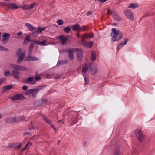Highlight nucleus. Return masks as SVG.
I'll use <instances>...</instances> for the list:
<instances>
[{
    "label": "nucleus",
    "mask_w": 155,
    "mask_h": 155,
    "mask_svg": "<svg viewBox=\"0 0 155 155\" xmlns=\"http://www.w3.org/2000/svg\"><path fill=\"white\" fill-rule=\"evenodd\" d=\"M10 66L16 70H14L12 71V74L14 78L16 79H18L19 77L18 76L19 72L17 70L27 71L28 68L25 67L18 66L17 65H14L13 64H10Z\"/></svg>",
    "instance_id": "1"
},
{
    "label": "nucleus",
    "mask_w": 155,
    "mask_h": 155,
    "mask_svg": "<svg viewBox=\"0 0 155 155\" xmlns=\"http://www.w3.org/2000/svg\"><path fill=\"white\" fill-rule=\"evenodd\" d=\"M111 30V36L112 37L111 39L113 41H118L122 38L123 35L119 30H117L114 28L112 29Z\"/></svg>",
    "instance_id": "2"
},
{
    "label": "nucleus",
    "mask_w": 155,
    "mask_h": 155,
    "mask_svg": "<svg viewBox=\"0 0 155 155\" xmlns=\"http://www.w3.org/2000/svg\"><path fill=\"white\" fill-rule=\"evenodd\" d=\"M35 81H33L34 78L32 77H30L28 78L27 80L24 81V83H29L31 85L35 84L36 83V81L39 80V74L38 72L36 73V75L35 76Z\"/></svg>",
    "instance_id": "3"
},
{
    "label": "nucleus",
    "mask_w": 155,
    "mask_h": 155,
    "mask_svg": "<svg viewBox=\"0 0 155 155\" xmlns=\"http://www.w3.org/2000/svg\"><path fill=\"white\" fill-rule=\"evenodd\" d=\"M124 13L127 18L131 21H134V15L133 12L129 9H127L124 10Z\"/></svg>",
    "instance_id": "4"
},
{
    "label": "nucleus",
    "mask_w": 155,
    "mask_h": 155,
    "mask_svg": "<svg viewBox=\"0 0 155 155\" xmlns=\"http://www.w3.org/2000/svg\"><path fill=\"white\" fill-rule=\"evenodd\" d=\"M39 90L37 89H32L28 90L26 92L27 95L32 94L33 98L35 97L37 95Z\"/></svg>",
    "instance_id": "5"
},
{
    "label": "nucleus",
    "mask_w": 155,
    "mask_h": 155,
    "mask_svg": "<svg viewBox=\"0 0 155 155\" xmlns=\"http://www.w3.org/2000/svg\"><path fill=\"white\" fill-rule=\"evenodd\" d=\"M10 98L12 101H14L17 100H23L25 98V97L24 95L21 94H18L14 95L12 97H10Z\"/></svg>",
    "instance_id": "6"
},
{
    "label": "nucleus",
    "mask_w": 155,
    "mask_h": 155,
    "mask_svg": "<svg viewBox=\"0 0 155 155\" xmlns=\"http://www.w3.org/2000/svg\"><path fill=\"white\" fill-rule=\"evenodd\" d=\"M135 134L139 140L141 142L142 141L143 136L141 130H137L135 131Z\"/></svg>",
    "instance_id": "7"
},
{
    "label": "nucleus",
    "mask_w": 155,
    "mask_h": 155,
    "mask_svg": "<svg viewBox=\"0 0 155 155\" xmlns=\"http://www.w3.org/2000/svg\"><path fill=\"white\" fill-rule=\"evenodd\" d=\"M10 38V35L7 33H4L2 35V42L3 44H6Z\"/></svg>",
    "instance_id": "8"
},
{
    "label": "nucleus",
    "mask_w": 155,
    "mask_h": 155,
    "mask_svg": "<svg viewBox=\"0 0 155 155\" xmlns=\"http://www.w3.org/2000/svg\"><path fill=\"white\" fill-rule=\"evenodd\" d=\"M5 121L8 123H16L19 122V117H9L5 120Z\"/></svg>",
    "instance_id": "9"
},
{
    "label": "nucleus",
    "mask_w": 155,
    "mask_h": 155,
    "mask_svg": "<svg viewBox=\"0 0 155 155\" xmlns=\"http://www.w3.org/2000/svg\"><path fill=\"white\" fill-rule=\"evenodd\" d=\"M32 49H29L28 54L30 55L27 57L26 58V60L27 61H36L38 60V58L35 57H32L31 55L32 54Z\"/></svg>",
    "instance_id": "10"
},
{
    "label": "nucleus",
    "mask_w": 155,
    "mask_h": 155,
    "mask_svg": "<svg viewBox=\"0 0 155 155\" xmlns=\"http://www.w3.org/2000/svg\"><path fill=\"white\" fill-rule=\"evenodd\" d=\"M36 5V3H34L31 4L30 5H24L21 7L24 10H28L34 8Z\"/></svg>",
    "instance_id": "11"
},
{
    "label": "nucleus",
    "mask_w": 155,
    "mask_h": 155,
    "mask_svg": "<svg viewBox=\"0 0 155 155\" xmlns=\"http://www.w3.org/2000/svg\"><path fill=\"white\" fill-rule=\"evenodd\" d=\"M77 52V57L78 60L80 61L81 60L83 57V51L81 49L79 50V49H76Z\"/></svg>",
    "instance_id": "12"
},
{
    "label": "nucleus",
    "mask_w": 155,
    "mask_h": 155,
    "mask_svg": "<svg viewBox=\"0 0 155 155\" xmlns=\"http://www.w3.org/2000/svg\"><path fill=\"white\" fill-rule=\"evenodd\" d=\"M75 49V48L70 49L68 51L69 59L71 60H73L74 59V54L73 52L74 50Z\"/></svg>",
    "instance_id": "13"
},
{
    "label": "nucleus",
    "mask_w": 155,
    "mask_h": 155,
    "mask_svg": "<svg viewBox=\"0 0 155 155\" xmlns=\"http://www.w3.org/2000/svg\"><path fill=\"white\" fill-rule=\"evenodd\" d=\"M8 8H11L12 9H16L21 8V5L19 4H16L13 3H10L8 5Z\"/></svg>",
    "instance_id": "14"
},
{
    "label": "nucleus",
    "mask_w": 155,
    "mask_h": 155,
    "mask_svg": "<svg viewBox=\"0 0 155 155\" xmlns=\"http://www.w3.org/2000/svg\"><path fill=\"white\" fill-rule=\"evenodd\" d=\"M68 38V36L65 37L64 35L60 36L59 37V39L63 45L66 44Z\"/></svg>",
    "instance_id": "15"
},
{
    "label": "nucleus",
    "mask_w": 155,
    "mask_h": 155,
    "mask_svg": "<svg viewBox=\"0 0 155 155\" xmlns=\"http://www.w3.org/2000/svg\"><path fill=\"white\" fill-rule=\"evenodd\" d=\"M128 41L129 40L127 38H126L123 42L120 43L117 45V50L118 51L120 49L126 45Z\"/></svg>",
    "instance_id": "16"
},
{
    "label": "nucleus",
    "mask_w": 155,
    "mask_h": 155,
    "mask_svg": "<svg viewBox=\"0 0 155 155\" xmlns=\"http://www.w3.org/2000/svg\"><path fill=\"white\" fill-rule=\"evenodd\" d=\"M25 25L31 31H33L36 29V27L29 23H26Z\"/></svg>",
    "instance_id": "17"
},
{
    "label": "nucleus",
    "mask_w": 155,
    "mask_h": 155,
    "mask_svg": "<svg viewBox=\"0 0 155 155\" xmlns=\"http://www.w3.org/2000/svg\"><path fill=\"white\" fill-rule=\"evenodd\" d=\"M90 65H89V69H91V71L90 73L92 74H94L96 73L98 71L97 67V65H95L93 68H90Z\"/></svg>",
    "instance_id": "18"
},
{
    "label": "nucleus",
    "mask_w": 155,
    "mask_h": 155,
    "mask_svg": "<svg viewBox=\"0 0 155 155\" xmlns=\"http://www.w3.org/2000/svg\"><path fill=\"white\" fill-rule=\"evenodd\" d=\"M25 56V53H21L18 57V58L17 61V63H21L24 58Z\"/></svg>",
    "instance_id": "19"
},
{
    "label": "nucleus",
    "mask_w": 155,
    "mask_h": 155,
    "mask_svg": "<svg viewBox=\"0 0 155 155\" xmlns=\"http://www.w3.org/2000/svg\"><path fill=\"white\" fill-rule=\"evenodd\" d=\"M71 28L73 31H74L77 30H79V29L81 28V26H80V25L78 24H76L75 25H72L71 27Z\"/></svg>",
    "instance_id": "20"
},
{
    "label": "nucleus",
    "mask_w": 155,
    "mask_h": 155,
    "mask_svg": "<svg viewBox=\"0 0 155 155\" xmlns=\"http://www.w3.org/2000/svg\"><path fill=\"white\" fill-rule=\"evenodd\" d=\"M139 7L138 4L136 3H131L130 4L128 8H131L133 9H136Z\"/></svg>",
    "instance_id": "21"
},
{
    "label": "nucleus",
    "mask_w": 155,
    "mask_h": 155,
    "mask_svg": "<svg viewBox=\"0 0 155 155\" xmlns=\"http://www.w3.org/2000/svg\"><path fill=\"white\" fill-rule=\"evenodd\" d=\"M47 103V100L46 99H41L39 101V107L43 106L46 105Z\"/></svg>",
    "instance_id": "22"
},
{
    "label": "nucleus",
    "mask_w": 155,
    "mask_h": 155,
    "mask_svg": "<svg viewBox=\"0 0 155 155\" xmlns=\"http://www.w3.org/2000/svg\"><path fill=\"white\" fill-rule=\"evenodd\" d=\"M113 18L114 20L117 21H120L121 18L119 15L117 13H114L113 16Z\"/></svg>",
    "instance_id": "23"
},
{
    "label": "nucleus",
    "mask_w": 155,
    "mask_h": 155,
    "mask_svg": "<svg viewBox=\"0 0 155 155\" xmlns=\"http://www.w3.org/2000/svg\"><path fill=\"white\" fill-rule=\"evenodd\" d=\"M88 67L87 64H85L83 66L82 69V72L84 73H86L88 70Z\"/></svg>",
    "instance_id": "24"
},
{
    "label": "nucleus",
    "mask_w": 155,
    "mask_h": 155,
    "mask_svg": "<svg viewBox=\"0 0 155 155\" xmlns=\"http://www.w3.org/2000/svg\"><path fill=\"white\" fill-rule=\"evenodd\" d=\"M53 73H51L50 71H48L46 74L47 78L48 79H50L52 78Z\"/></svg>",
    "instance_id": "25"
},
{
    "label": "nucleus",
    "mask_w": 155,
    "mask_h": 155,
    "mask_svg": "<svg viewBox=\"0 0 155 155\" xmlns=\"http://www.w3.org/2000/svg\"><path fill=\"white\" fill-rule=\"evenodd\" d=\"M96 58V55L94 51H93L91 53V60L93 61H94Z\"/></svg>",
    "instance_id": "26"
},
{
    "label": "nucleus",
    "mask_w": 155,
    "mask_h": 155,
    "mask_svg": "<svg viewBox=\"0 0 155 155\" xmlns=\"http://www.w3.org/2000/svg\"><path fill=\"white\" fill-rule=\"evenodd\" d=\"M41 116L42 117V118L44 119V120L48 124L50 123V122L51 121L48 118L44 115H41Z\"/></svg>",
    "instance_id": "27"
},
{
    "label": "nucleus",
    "mask_w": 155,
    "mask_h": 155,
    "mask_svg": "<svg viewBox=\"0 0 155 155\" xmlns=\"http://www.w3.org/2000/svg\"><path fill=\"white\" fill-rule=\"evenodd\" d=\"M39 33V27L37 28V31L33 32L32 34V36L34 38L36 37L38 35Z\"/></svg>",
    "instance_id": "28"
},
{
    "label": "nucleus",
    "mask_w": 155,
    "mask_h": 155,
    "mask_svg": "<svg viewBox=\"0 0 155 155\" xmlns=\"http://www.w3.org/2000/svg\"><path fill=\"white\" fill-rule=\"evenodd\" d=\"M68 62V61L67 60H62L61 61H58L57 64H66Z\"/></svg>",
    "instance_id": "29"
},
{
    "label": "nucleus",
    "mask_w": 155,
    "mask_h": 155,
    "mask_svg": "<svg viewBox=\"0 0 155 155\" xmlns=\"http://www.w3.org/2000/svg\"><path fill=\"white\" fill-rule=\"evenodd\" d=\"M94 37V35L93 33H92L91 34H87L85 37L86 38L89 39L90 38H93Z\"/></svg>",
    "instance_id": "30"
},
{
    "label": "nucleus",
    "mask_w": 155,
    "mask_h": 155,
    "mask_svg": "<svg viewBox=\"0 0 155 155\" xmlns=\"http://www.w3.org/2000/svg\"><path fill=\"white\" fill-rule=\"evenodd\" d=\"M19 121H25L27 120L26 117L23 116H19Z\"/></svg>",
    "instance_id": "31"
},
{
    "label": "nucleus",
    "mask_w": 155,
    "mask_h": 155,
    "mask_svg": "<svg viewBox=\"0 0 155 155\" xmlns=\"http://www.w3.org/2000/svg\"><path fill=\"white\" fill-rule=\"evenodd\" d=\"M46 40H44L42 41H39V45L41 46H45L47 45L46 43Z\"/></svg>",
    "instance_id": "32"
},
{
    "label": "nucleus",
    "mask_w": 155,
    "mask_h": 155,
    "mask_svg": "<svg viewBox=\"0 0 155 155\" xmlns=\"http://www.w3.org/2000/svg\"><path fill=\"white\" fill-rule=\"evenodd\" d=\"M12 88V85H8L5 86L4 87V89L5 90H9Z\"/></svg>",
    "instance_id": "33"
},
{
    "label": "nucleus",
    "mask_w": 155,
    "mask_h": 155,
    "mask_svg": "<svg viewBox=\"0 0 155 155\" xmlns=\"http://www.w3.org/2000/svg\"><path fill=\"white\" fill-rule=\"evenodd\" d=\"M64 29V32L66 33H68L71 30L70 27L69 26L66 27Z\"/></svg>",
    "instance_id": "34"
},
{
    "label": "nucleus",
    "mask_w": 155,
    "mask_h": 155,
    "mask_svg": "<svg viewBox=\"0 0 155 155\" xmlns=\"http://www.w3.org/2000/svg\"><path fill=\"white\" fill-rule=\"evenodd\" d=\"M120 151L118 148L117 147V149H116L113 155H120Z\"/></svg>",
    "instance_id": "35"
},
{
    "label": "nucleus",
    "mask_w": 155,
    "mask_h": 155,
    "mask_svg": "<svg viewBox=\"0 0 155 155\" xmlns=\"http://www.w3.org/2000/svg\"><path fill=\"white\" fill-rule=\"evenodd\" d=\"M4 75L5 76H10L12 74L10 73L8 70H6L4 71Z\"/></svg>",
    "instance_id": "36"
},
{
    "label": "nucleus",
    "mask_w": 155,
    "mask_h": 155,
    "mask_svg": "<svg viewBox=\"0 0 155 155\" xmlns=\"http://www.w3.org/2000/svg\"><path fill=\"white\" fill-rule=\"evenodd\" d=\"M0 51H8V49L3 46H0Z\"/></svg>",
    "instance_id": "37"
},
{
    "label": "nucleus",
    "mask_w": 155,
    "mask_h": 155,
    "mask_svg": "<svg viewBox=\"0 0 155 155\" xmlns=\"http://www.w3.org/2000/svg\"><path fill=\"white\" fill-rule=\"evenodd\" d=\"M22 50L21 49L19 48V49H18L17 52V53H16L17 55L19 56L20 55H21V53H22Z\"/></svg>",
    "instance_id": "38"
},
{
    "label": "nucleus",
    "mask_w": 155,
    "mask_h": 155,
    "mask_svg": "<svg viewBox=\"0 0 155 155\" xmlns=\"http://www.w3.org/2000/svg\"><path fill=\"white\" fill-rule=\"evenodd\" d=\"M82 44L84 47L88 48V42L85 41H83L82 42Z\"/></svg>",
    "instance_id": "39"
},
{
    "label": "nucleus",
    "mask_w": 155,
    "mask_h": 155,
    "mask_svg": "<svg viewBox=\"0 0 155 155\" xmlns=\"http://www.w3.org/2000/svg\"><path fill=\"white\" fill-rule=\"evenodd\" d=\"M34 105L35 107H37L39 106V101L38 100H36L34 101Z\"/></svg>",
    "instance_id": "40"
},
{
    "label": "nucleus",
    "mask_w": 155,
    "mask_h": 155,
    "mask_svg": "<svg viewBox=\"0 0 155 155\" xmlns=\"http://www.w3.org/2000/svg\"><path fill=\"white\" fill-rule=\"evenodd\" d=\"M57 23L59 25H62L63 24V21L61 19H58L57 21Z\"/></svg>",
    "instance_id": "41"
},
{
    "label": "nucleus",
    "mask_w": 155,
    "mask_h": 155,
    "mask_svg": "<svg viewBox=\"0 0 155 155\" xmlns=\"http://www.w3.org/2000/svg\"><path fill=\"white\" fill-rule=\"evenodd\" d=\"M22 146V144L21 143H19L18 144H15V147L20 148Z\"/></svg>",
    "instance_id": "42"
},
{
    "label": "nucleus",
    "mask_w": 155,
    "mask_h": 155,
    "mask_svg": "<svg viewBox=\"0 0 155 155\" xmlns=\"http://www.w3.org/2000/svg\"><path fill=\"white\" fill-rule=\"evenodd\" d=\"M32 145V143L29 142L26 145L25 147H27L28 149Z\"/></svg>",
    "instance_id": "43"
},
{
    "label": "nucleus",
    "mask_w": 155,
    "mask_h": 155,
    "mask_svg": "<svg viewBox=\"0 0 155 155\" xmlns=\"http://www.w3.org/2000/svg\"><path fill=\"white\" fill-rule=\"evenodd\" d=\"M93 45V42L92 41H90L88 42V48H91Z\"/></svg>",
    "instance_id": "44"
},
{
    "label": "nucleus",
    "mask_w": 155,
    "mask_h": 155,
    "mask_svg": "<svg viewBox=\"0 0 155 155\" xmlns=\"http://www.w3.org/2000/svg\"><path fill=\"white\" fill-rule=\"evenodd\" d=\"M81 29H79L80 31H85V26H83L82 27H81Z\"/></svg>",
    "instance_id": "45"
},
{
    "label": "nucleus",
    "mask_w": 155,
    "mask_h": 155,
    "mask_svg": "<svg viewBox=\"0 0 155 155\" xmlns=\"http://www.w3.org/2000/svg\"><path fill=\"white\" fill-rule=\"evenodd\" d=\"M25 39V40L27 41H28L29 42L31 40L30 37L29 35H27L26 36Z\"/></svg>",
    "instance_id": "46"
},
{
    "label": "nucleus",
    "mask_w": 155,
    "mask_h": 155,
    "mask_svg": "<svg viewBox=\"0 0 155 155\" xmlns=\"http://www.w3.org/2000/svg\"><path fill=\"white\" fill-rule=\"evenodd\" d=\"M46 28V27L42 28L41 27H39V33H40L43 30H44Z\"/></svg>",
    "instance_id": "47"
},
{
    "label": "nucleus",
    "mask_w": 155,
    "mask_h": 155,
    "mask_svg": "<svg viewBox=\"0 0 155 155\" xmlns=\"http://www.w3.org/2000/svg\"><path fill=\"white\" fill-rule=\"evenodd\" d=\"M8 147L10 148L15 147V144H11L9 145L8 146Z\"/></svg>",
    "instance_id": "48"
},
{
    "label": "nucleus",
    "mask_w": 155,
    "mask_h": 155,
    "mask_svg": "<svg viewBox=\"0 0 155 155\" xmlns=\"http://www.w3.org/2000/svg\"><path fill=\"white\" fill-rule=\"evenodd\" d=\"M94 12L93 11H89L86 13V14L87 16H89L92 14Z\"/></svg>",
    "instance_id": "49"
},
{
    "label": "nucleus",
    "mask_w": 155,
    "mask_h": 155,
    "mask_svg": "<svg viewBox=\"0 0 155 155\" xmlns=\"http://www.w3.org/2000/svg\"><path fill=\"white\" fill-rule=\"evenodd\" d=\"M51 127H52L54 130L56 129V128L55 127L54 124L52 123L51 122H50V123L49 124Z\"/></svg>",
    "instance_id": "50"
},
{
    "label": "nucleus",
    "mask_w": 155,
    "mask_h": 155,
    "mask_svg": "<svg viewBox=\"0 0 155 155\" xmlns=\"http://www.w3.org/2000/svg\"><path fill=\"white\" fill-rule=\"evenodd\" d=\"M28 87L26 85H24L22 87L24 91L27 90L28 89Z\"/></svg>",
    "instance_id": "51"
},
{
    "label": "nucleus",
    "mask_w": 155,
    "mask_h": 155,
    "mask_svg": "<svg viewBox=\"0 0 155 155\" xmlns=\"http://www.w3.org/2000/svg\"><path fill=\"white\" fill-rule=\"evenodd\" d=\"M46 87V85L39 86V90L42 89L44 88L45 87Z\"/></svg>",
    "instance_id": "52"
},
{
    "label": "nucleus",
    "mask_w": 155,
    "mask_h": 155,
    "mask_svg": "<svg viewBox=\"0 0 155 155\" xmlns=\"http://www.w3.org/2000/svg\"><path fill=\"white\" fill-rule=\"evenodd\" d=\"M34 44L33 43H31L30 45V48L29 49H33V48L34 47Z\"/></svg>",
    "instance_id": "53"
},
{
    "label": "nucleus",
    "mask_w": 155,
    "mask_h": 155,
    "mask_svg": "<svg viewBox=\"0 0 155 155\" xmlns=\"http://www.w3.org/2000/svg\"><path fill=\"white\" fill-rule=\"evenodd\" d=\"M29 42V41H27L25 40V39L23 42V44L24 45H27L28 44Z\"/></svg>",
    "instance_id": "54"
},
{
    "label": "nucleus",
    "mask_w": 155,
    "mask_h": 155,
    "mask_svg": "<svg viewBox=\"0 0 155 155\" xmlns=\"http://www.w3.org/2000/svg\"><path fill=\"white\" fill-rule=\"evenodd\" d=\"M95 1H98L100 2L101 3H103L105 2L107 0H95Z\"/></svg>",
    "instance_id": "55"
},
{
    "label": "nucleus",
    "mask_w": 155,
    "mask_h": 155,
    "mask_svg": "<svg viewBox=\"0 0 155 155\" xmlns=\"http://www.w3.org/2000/svg\"><path fill=\"white\" fill-rule=\"evenodd\" d=\"M87 35V34H84L83 35H82V36L83 37L82 39H84L85 38H86L85 37V36H86Z\"/></svg>",
    "instance_id": "56"
},
{
    "label": "nucleus",
    "mask_w": 155,
    "mask_h": 155,
    "mask_svg": "<svg viewBox=\"0 0 155 155\" xmlns=\"http://www.w3.org/2000/svg\"><path fill=\"white\" fill-rule=\"evenodd\" d=\"M83 76L85 81V84H86L87 83V79L84 75H83Z\"/></svg>",
    "instance_id": "57"
},
{
    "label": "nucleus",
    "mask_w": 155,
    "mask_h": 155,
    "mask_svg": "<svg viewBox=\"0 0 155 155\" xmlns=\"http://www.w3.org/2000/svg\"><path fill=\"white\" fill-rule=\"evenodd\" d=\"M61 76H58L55 77V78L56 79H60Z\"/></svg>",
    "instance_id": "58"
},
{
    "label": "nucleus",
    "mask_w": 155,
    "mask_h": 155,
    "mask_svg": "<svg viewBox=\"0 0 155 155\" xmlns=\"http://www.w3.org/2000/svg\"><path fill=\"white\" fill-rule=\"evenodd\" d=\"M22 32H19L17 33V35L18 36H20L22 35Z\"/></svg>",
    "instance_id": "59"
},
{
    "label": "nucleus",
    "mask_w": 155,
    "mask_h": 155,
    "mask_svg": "<svg viewBox=\"0 0 155 155\" xmlns=\"http://www.w3.org/2000/svg\"><path fill=\"white\" fill-rule=\"evenodd\" d=\"M30 134V133H29V132H26V133H25L24 134V135H25L26 134Z\"/></svg>",
    "instance_id": "60"
},
{
    "label": "nucleus",
    "mask_w": 155,
    "mask_h": 155,
    "mask_svg": "<svg viewBox=\"0 0 155 155\" xmlns=\"http://www.w3.org/2000/svg\"><path fill=\"white\" fill-rule=\"evenodd\" d=\"M28 149L27 147H25L22 149V151H24L25 149Z\"/></svg>",
    "instance_id": "61"
},
{
    "label": "nucleus",
    "mask_w": 155,
    "mask_h": 155,
    "mask_svg": "<svg viewBox=\"0 0 155 155\" xmlns=\"http://www.w3.org/2000/svg\"><path fill=\"white\" fill-rule=\"evenodd\" d=\"M112 25L114 26H116L117 25V24L115 23H113Z\"/></svg>",
    "instance_id": "62"
},
{
    "label": "nucleus",
    "mask_w": 155,
    "mask_h": 155,
    "mask_svg": "<svg viewBox=\"0 0 155 155\" xmlns=\"http://www.w3.org/2000/svg\"><path fill=\"white\" fill-rule=\"evenodd\" d=\"M35 43L39 45V41H37L34 42Z\"/></svg>",
    "instance_id": "63"
},
{
    "label": "nucleus",
    "mask_w": 155,
    "mask_h": 155,
    "mask_svg": "<svg viewBox=\"0 0 155 155\" xmlns=\"http://www.w3.org/2000/svg\"><path fill=\"white\" fill-rule=\"evenodd\" d=\"M147 16H148V15H146V16H143L142 17V18H145L146 17H147Z\"/></svg>",
    "instance_id": "64"
}]
</instances>
